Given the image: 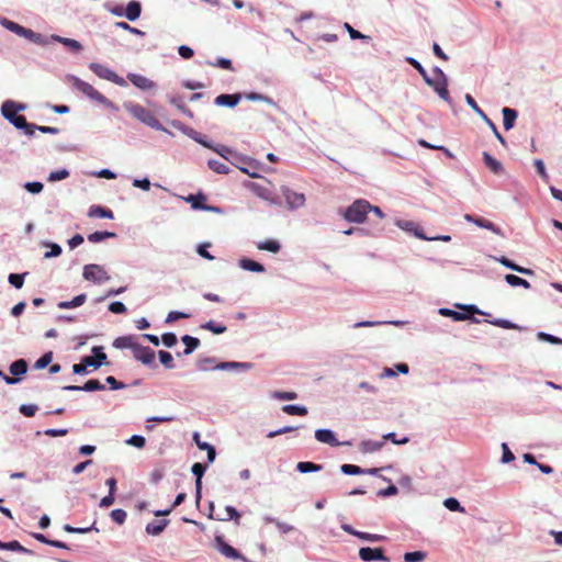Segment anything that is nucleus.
I'll use <instances>...</instances> for the list:
<instances>
[{
  "instance_id": "57",
  "label": "nucleus",
  "mask_w": 562,
  "mask_h": 562,
  "mask_svg": "<svg viewBox=\"0 0 562 562\" xmlns=\"http://www.w3.org/2000/svg\"><path fill=\"white\" fill-rule=\"evenodd\" d=\"M344 26L352 40H369L370 38L368 35H364V34L360 33L359 31L355 30L349 23H345Z\"/></svg>"
},
{
  "instance_id": "14",
  "label": "nucleus",
  "mask_w": 562,
  "mask_h": 562,
  "mask_svg": "<svg viewBox=\"0 0 562 562\" xmlns=\"http://www.w3.org/2000/svg\"><path fill=\"white\" fill-rule=\"evenodd\" d=\"M241 99L240 93L235 94H220L215 98L214 103L218 106H236Z\"/></svg>"
},
{
  "instance_id": "23",
  "label": "nucleus",
  "mask_w": 562,
  "mask_h": 562,
  "mask_svg": "<svg viewBox=\"0 0 562 562\" xmlns=\"http://www.w3.org/2000/svg\"><path fill=\"white\" fill-rule=\"evenodd\" d=\"M90 217L113 218V212L100 205H92L88 211Z\"/></svg>"
},
{
  "instance_id": "55",
  "label": "nucleus",
  "mask_w": 562,
  "mask_h": 562,
  "mask_svg": "<svg viewBox=\"0 0 562 562\" xmlns=\"http://www.w3.org/2000/svg\"><path fill=\"white\" fill-rule=\"evenodd\" d=\"M113 521H115L119 525L124 524L126 520V512L123 509H113L110 514Z\"/></svg>"
},
{
  "instance_id": "63",
  "label": "nucleus",
  "mask_w": 562,
  "mask_h": 562,
  "mask_svg": "<svg viewBox=\"0 0 562 562\" xmlns=\"http://www.w3.org/2000/svg\"><path fill=\"white\" fill-rule=\"evenodd\" d=\"M161 340H162L164 345L168 348L173 347L178 341L177 336L173 333L164 334L161 336Z\"/></svg>"
},
{
  "instance_id": "43",
  "label": "nucleus",
  "mask_w": 562,
  "mask_h": 562,
  "mask_svg": "<svg viewBox=\"0 0 562 562\" xmlns=\"http://www.w3.org/2000/svg\"><path fill=\"white\" fill-rule=\"evenodd\" d=\"M206 470V467L200 462H196L192 465L191 471L195 475V485H200L202 483L203 474Z\"/></svg>"
},
{
  "instance_id": "47",
  "label": "nucleus",
  "mask_w": 562,
  "mask_h": 562,
  "mask_svg": "<svg viewBox=\"0 0 562 562\" xmlns=\"http://www.w3.org/2000/svg\"><path fill=\"white\" fill-rule=\"evenodd\" d=\"M170 103L173 104L179 111H181L182 113L189 115L190 117H192V113L191 111L186 106V104L183 103L182 99L180 97H172L170 98Z\"/></svg>"
},
{
  "instance_id": "46",
  "label": "nucleus",
  "mask_w": 562,
  "mask_h": 562,
  "mask_svg": "<svg viewBox=\"0 0 562 562\" xmlns=\"http://www.w3.org/2000/svg\"><path fill=\"white\" fill-rule=\"evenodd\" d=\"M426 558V553L422 551L406 552L404 554L405 562H420Z\"/></svg>"
},
{
  "instance_id": "32",
  "label": "nucleus",
  "mask_w": 562,
  "mask_h": 562,
  "mask_svg": "<svg viewBox=\"0 0 562 562\" xmlns=\"http://www.w3.org/2000/svg\"><path fill=\"white\" fill-rule=\"evenodd\" d=\"M281 248V245L278 240L268 239L258 244V249L270 251L277 254Z\"/></svg>"
},
{
  "instance_id": "40",
  "label": "nucleus",
  "mask_w": 562,
  "mask_h": 562,
  "mask_svg": "<svg viewBox=\"0 0 562 562\" xmlns=\"http://www.w3.org/2000/svg\"><path fill=\"white\" fill-rule=\"evenodd\" d=\"M397 226L401 227L402 229H405V231H408V232H414L415 235L418 238H420V239H427L426 236H424L422 233H419L417 231V225L414 222H411V221H398L397 222Z\"/></svg>"
},
{
  "instance_id": "48",
  "label": "nucleus",
  "mask_w": 562,
  "mask_h": 562,
  "mask_svg": "<svg viewBox=\"0 0 562 562\" xmlns=\"http://www.w3.org/2000/svg\"><path fill=\"white\" fill-rule=\"evenodd\" d=\"M158 356H159V359H160V362L167 368V369H171L173 368V358H172V355L168 351H165V350H160L158 352Z\"/></svg>"
},
{
  "instance_id": "19",
  "label": "nucleus",
  "mask_w": 562,
  "mask_h": 562,
  "mask_svg": "<svg viewBox=\"0 0 562 562\" xmlns=\"http://www.w3.org/2000/svg\"><path fill=\"white\" fill-rule=\"evenodd\" d=\"M340 470L342 473L348 474V475H358V474H364V473L375 474L379 471V469L364 470L355 464H342Z\"/></svg>"
},
{
  "instance_id": "31",
  "label": "nucleus",
  "mask_w": 562,
  "mask_h": 562,
  "mask_svg": "<svg viewBox=\"0 0 562 562\" xmlns=\"http://www.w3.org/2000/svg\"><path fill=\"white\" fill-rule=\"evenodd\" d=\"M217 540L220 541V551L225 557L231 558V559H239L240 558L239 552L235 548H233L228 543L222 541L221 538H217Z\"/></svg>"
},
{
  "instance_id": "10",
  "label": "nucleus",
  "mask_w": 562,
  "mask_h": 562,
  "mask_svg": "<svg viewBox=\"0 0 562 562\" xmlns=\"http://www.w3.org/2000/svg\"><path fill=\"white\" fill-rule=\"evenodd\" d=\"M359 557L363 561H387V558L384 555V552L381 548H369L364 547L359 550Z\"/></svg>"
},
{
  "instance_id": "59",
  "label": "nucleus",
  "mask_w": 562,
  "mask_h": 562,
  "mask_svg": "<svg viewBox=\"0 0 562 562\" xmlns=\"http://www.w3.org/2000/svg\"><path fill=\"white\" fill-rule=\"evenodd\" d=\"M191 315L184 312L171 311L168 313L166 323H172L180 318H189Z\"/></svg>"
},
{
  "instance_id": "29",
  "label": "nucleus",
  "mask_w": 562,
  "mask_h": 562,
  "mask_svg": "<svg viewBox=\"0 0 562 562\" xmlns=\"http://www.w3.org/2000/svg\"><path fill=\"white\" fill-rule=\"evenodd\" d=\"M182 342L186 345V349L183 351L184 355H190L200 346V340L195 337L184 335L181 338Z\"/></svg>"
},
{
  "instance_id": "12",
  "label": "nucleus",
  "mask_w": 562,
  "mask_h": 562,
  "mask_svg": "<svg viewBox=\"0 0 562 562\" xmlns=\"http://www.w3.org/2000/svg\"><path fill=\"white\" fill-rule=\"evenodd\" d=\"M127 79L140 90H151L155 88V82L145 76L138 74H128Z\"/></svg>"
},
{
  "instance_id": "36",
  "label": "nucleus",
  "mask_w": 562,
  "mask_h": 562,
  "mask_svg": "<svg viewBox=\"0 0 562 562\" xmlns=\"http://www.w3.org/2000/svg\"><path fill=\"white\" fill-rule=\"evenodd\" d=\"M282 411L289 415L305 416L307 415V408L305 406L288 404L282 406Z\"/></svg>"
},
{
  "instance_id": "64",
  "label": "nucleus",
  "mask_w": 562,
  "mask_h": 562,
  "mask_svg": "<svg viewBox=\"0 0 562 562\" xmlns=\"http://www.w3.org/2000/svg\"><path fill=\"white\" fill-rule=\"evenodd\" d=\"M37 412V406L33 404H23L20 406V413L26 417H32Z\"/></svg>"
},
{
  "instance_id": "8",
  "label": "nucleus",
  "mask_w": 562,
  "mask_h": 562,
  "mask_svg": "<svg viewBox=\"0 0 562 562\" xmlns=\"http://www.w3.org/2000/svg\"><path fill=\"white\" fill-rule=\"evenodd\" d=\"M133 356L136 360L140 361L146 366H150L155 361V351L149 347H144L139 344L135 347Z\"/></svg>"
},
{
  "instance_id": "4",
  "label": "nucleus",
  "mask_w": 562,
  "mask_h": 562,
  "mask_svg": "<svg viewBox=\"0 0 562 562\" xmlns=\"http://www.w3.org/2000/svg\"><path fill=\"white\" fill-rule=\"evenodd\" d=\"M126 109L135 119L142 123L155 130H162V126L156 116L143 105L135 103L127 105Z\"/></svg>"
},
{
  "instance_id": "24",
  "label": "nucleus",
  "mask_w": 562,
  "mask_h": 562,
  "mask_svg": "<svg viewBox=\"0 0 562 562\" xmlns=\"http://www.w3.org/2000/svg\"><path fill=\"white\" fill-rule=\"evenodd\" d=\"M10 373L14 375L13 378H19L20 375H23L27 371V362L24 359L15 360L11 363Z\"/></svg>"
},
{
  "instance_id": "18",
  "label": "nucleus",
  "mask_w": 562,
  "mask_h": 562,
  "mask_svg": "<svg viewBox=\"0 0 562 562\" xmlns=\"http://www.w3.org/2000/svg\"><path fill=\"white\" fill-rule=\"evenodd\" d=\"M142 13V5L138 1H131L126 5V9L124 11V15L130 21H135L140 16Z\"/></svg>"
},
{
  "instance_id": "51",
  "label": "nucleus",
  "mask_w": 562,
  "mask_h": 562,
  "mask_svg": "<svg viewBox=\"0 0 562 562\" xmlns=\"http://www.w3.org/2000/svg\"><path fill=\"white\" fill-rule=\"evenodd\" d=\"M53 360V352L48 351L44 353L34 364L36 369H44L46 368Z\"/></svg>"
},
{
  "instance_id": "22",
  "label": "nucleus",
  "mask_w": 562,
  "mask_h": 562,
  "mask_svg": "<svg viewBox=\"0 0 562 562\" xmlns=\"http://www.w3.org/2000/svg\"><path fill=\"white\" fill-rule=\"evenodd\" d=\"M86 300H87V295L82 293V294L75 296L71 301L59 302L57 304V306H58V308H61V310L75 308V307H79L82 304H85Z\"/></svg>"
},
{
  "instance_id": "52",
  "label": "nucleus",
  "mask_w": 562,
  "mask_h": 562,
  "mask_svg": "<svg viewBox=\"0 0 562 562\" xmlns=\"http://www.w3.org/2000/svg\"><path fill=\"white\" fill-rule=\"evenodd\" d=\"M443 505L451 512H464V508L460 505L457 498L450 497L443 502Z\"/></svg>"
},
{
  "instance_id": "30",
  "label": "nucleus",
  "mask_w": 562,
  "mask_h": 562,
  "mask_svg": "<svg viewBox=\"0 0 562 562\" xmlns=\"http://www.w3.org/2000/svg\"><path fill=\"white\" fill-rule=\"evenodd\" d=\"M168 520L153 521L146 526V531L149 535L158 536L164 531L168 525Z\"/></svg>"
},
{
  "instance_id": "25",
  "label": "nucleus",
  "mask_w": 562,
  "mask_h": 562,
  "mask_svg": "<svg viewBox=\"0 0 562 562\" xmlns=\"http://www.w3.org/2000/svg\"><path fill=\"white\" fill-rule=\"evenodd\" d=\"M483 159L487 168L495 175H499L503 171L502 164L496 160L494 157H492L488 153H483Z\"/></svg>"
},
{
  "instance_id": "9",
  "label": "nucleus",
  "mask_w": 562,
  "mask_h": 562,
  "mask_svg": "<svg viewBox=\"0 0 562 562\" xmlns=\"http://www.w3.org/2000/svg\"><path fill=\"white\" fill-rule=\"evenodd\" d=\"M435 72L439 77L440 81L434 80V86H431L435 91L439 94L441 99L447 102H450L449 91L447 89V78L445 72L440 68H435Z\"/></svg>"
},
{
  "instance_id": "2",
  "label": "nucleus",
  "mask_w": 562,
  "mask_h": 562,
  "mask_svg": "<svg viewBox=\"0 0 562 562\" xmlns=\"http://www.w3.org/2000/svg\"><path fill=\"white\" fill-rule=\"evenodd\" d=\"M370 211L371 204L364 199H358L346 209L344 217L350 223L361 224L366 221Z\"/></svg>"
},
{
  "instance_id": "26",
  "label": "nucleus",
  "mask_w": 562,
  "mask_h": 562,
  "mask_svg": "<svg viewBox=\"0 0 562 562\" xmlns=\"http://www.w3.org/2000/svg\"><path fill=\"white\" fill-rule=\"evenodd\" d=\"M205 200H206V198L202 193L190 194L187 198V201L191 203V206L194 210H209L210 207L204 204Z\"/></svg>"
},
{
  "instance_id": "39",
  "label": "nucleus",
  "mask_w": 562,
  "mask_h": 562,
  "mask_svg": "<svg viewBox=\"0 0 562 562\" xmlns=\"http://www.w3.org/2000/svg\"><path fill=\"white\" fill-rule=\"evenodd\" d=\"M4 550L26 553V554H34V552L25 547H23L19 541L12 540L10 542H5Z\"/></svg>"
},
{
  "instance_id": "37",
  "label": "nucleus",
  "mask_w": 562,
  "mask_h": 562,
  "mask_svg": "<svg viewBox=\"0 0 562 562\" xmlns=\"http://www.w3.org/2000/svg\"><path fill=\"white\" fill-rule=\"evenodd\" d=\"M407 61L423 76L428 86H434V80L428 76L425 68L414 58H407Z\"/></svg>"
},
{
  "instance_id": "13",
  "label": "nucleus",
  "mask_w": 562,
  "mask_h": 562,
  "mask_svg": "<svg viewBox=\"0 0 562 562\" xmlns=\"http://www.w3.org/2000/svg\"><path fill=\"white\" fill-rule=\"evenodd\" d=\"M64 390L92 392V391L104 390V385L99 380L92 379V380L87 381L82 386L67 385V386H64Z\"/></svg>"
},
{
  "instance_id": "45",
  "label": "nucleus",
  "mask_w": 562,
  "mask_h": 562,
  "mask_svg": "<svg viewBox=\"0 0 562 562\" xmlns=\"http://www.w3.org/2000/svg\"><path fill=\"white\" fill-rule=\"evenodd\" d=\"M250 367H251V364L247 363V362H221V363L215 366V369H218V370H225V369H228V368L249 369Z\"/></svg>"
},
{
  "instance_id": "42",
  "label": "nucleus",
  "mask_w": 562,
  "mask_h": 562,
  "mask_svg": "<svg viewBox=\"0 0 562 562\" xmlns=\"http://www.w3.org/2000/svg\"><path fill=\"white\" fill-rule=\"evenodd\" d=\"M207 165L210 169L220 175H226L229 171L228 167L225 164L215 159H210Z\"/></svg>"
},
{
  "instance_id": "33",
  "label": "nucleus",
  "mask_w": 562,
  "mask_h": 562,
  "mask_svg": "<svg viewBox=\"0 0 562 562\" xmlns=\"http://www.w3.org/2000/svg\"><path fill=\"white\" fill-rule=\"evenodd\" d=\"M114 237H116V234L113 232H108V231L94 232V233L88 235V240L90 243L95 244V243H100L106 238H114Z\"/></svg>"
},
{
  "instance_id": "49",
  "label": "nucleus",
  "mask_w": 562,
  "mask_h": 562,
  "mask_svg": "<svg viewBox=\"0 0 562 562\" xmlns=\"http://www.w3.org/2000/svg\"><path fill=\"white\" fill-rule=\"evenodd\" d=\"M26 273L18 274V273H11L9 274V282L11 285H13L15 289H21L24 284V277Z\"/></svg>"
},
{
  "instance_id": "15",
  "label": "nucleus",
  "mask_w": 562,
  "mask_h": 562,
  "mask_svg": "<svg viewBox=\"0 0 562 562\" xmlns=\"http://www.w3.org/2000/svg\"><path fill=\"white\" fill-rule=\"evenodd\" d=\"M315 438L323 443H327L333 447H337L340 442L337 440L335 434L329 429H317L315 431Z\"/></svg>"
},
{
  "instance_id": "44",
  "label": "nucleus",
  "mask_w": 562,
  "mask_h": 562,
  "mask_svg": "<svg viewBox=\"0 0 562 562\" xmlns=\"http://www.w3.org/2000/svg\"><path fill=\"white\" fill-rule=\"evenodd\" d=\"M439 313L443 316H449L451 317L453 321H464L467 319L469 316L467 314H463V313H460V312H457V311H452V310H449V308H441L439 311Z\"/></svg>"
},
{
  "instance_id": "7",
  "label": "nucleus",
  "mask_w": 562,
  "mask_h": 562,
  "mask_svg": "<svg viewBox=\"0 0 562 562\" xmlns=\"http://www.w3.org/2000/svg\"><path fill=\"white\" fill-rule=\"evenodd\" d=\"M203 146L207 147V148H211L212 150H214L215 153H217L221 157L225 158L226 160H231L229 157H232V159L236 162H243V164H247L249 166H252V160H249L247 159L246 157L244 156H240V155H237L236 153H234L231 148H228L227 146L225 145H216V146H212L210 145L209 143L206 142H202V140H199Z\"/></svg>"
},
{
  "instance_id": "50",
  "label": "nucleus",
  "mask_w": 562,
  "mask_h": 562,
  "mask_svg": "<svg viewBox=\"0 0 562 562\" xmlns=\"http://www.w3.org/2000/svg\"><path fill=\"white\" fill-rule=\"evenodd\" d=\"M206 64L212 67H218V68H223L226 70H233L232 61L227 58H218V59H216V61H207Z\"/></svg>"
},
{
  "instance_id": "3",
  "label": "nucleus",
  "mask_w": 562,
  "mask_h": 562,
  "mask_svg": "<svg viewBox=\"0 0 562 562\" xmlns=\"http://www.w3.org/2000/svg\"><path fill=\"white\" fill-rule=\"evenodd\" d=\"M72 85L78 91H80L91 100L100 104H103L106 108H113L112 101H110L102 93H100L92 85L76 77L72 79Z\"/></svg>"
},
{
  "instance_id": "17",
  "label": "nucleus",
  "mask_w": 562,
  "mask_h": 562,
  "mask_svg": "<svg viewBox=\"0 0 562 562\" xmlns=\"http://www.w3.org/2000/svg\"><path fill=\"white\" fill-rule=\"evenodd\" d=\"M50 40L61 43L64 46L68 47L71 52L75 53H78L82 49L81 43L72 38L61 37L59 35H52Z\"/></svg>"
},
{
  "instance_id": "6",
  "label": "nucleus",
  "mask_w": 562,
  "mask_h": 562,
  "mask_svg": "<svg viewBox=\"0 0 562 562\" xmlns=\"http://www.w3.org/2000/svg\"><path fill=\"white\" fill-rule=\"evenodd\" d=\"M82 276L86 280L92 281L95 283H103L110 280V274L106 270L99 265H86L83 267Z\"/></svg>"
},
{
  "instance_id": "21",
  "label": "nucleus",
  "mask_w": 562,
  "mask_h": 562,
  "mask_svg": "<svg viewBox=\"0 0 562 562\" xmlns=\"http://www.w3.org/2000/svg\"><path fill=\"white\" fill-rule=\"evenodd\" d=\"M496 260L499 263H502L503 266H505L506 268L512 269L514 271H517L519 273H522V274H526V276L533 274L532 270H530L528 268L520 267V266L516 265L515 262H513L512 260H509L508 258H506L504 256L501 257V258H496Z\"/></svg>"
},
{
  "instance_id": "53",
  "label": "nucleus",
  "mask_w": 562,
  "mask_h": 562,
  "mask_svg": "<svg viewBox=\"0 0 562 562\" xmlns=\"http://www.w3.org/2000/svg\"><path fill=\"white\" fill-rule=\"evenodd\" d=\"M272 397L282 401H293L297 397V394L295 392L276 391L272 393Z\"/></svg>"
},
{
  "instance_id": "16",
  "label": "nucleus",
  "mask_w": 562,
  "mask_h": 562,
  "mask_svg": "<svg viewBox=\"0 0 562 562\" xmlns=\"http://www.w3.org/2000/svg\"><path fill=\"white\" fill-rule=\"evenodd\" d=\"M137 346L135 336H121L114 339L113 347L116 349H132L134 351Z\"/></svg>"
},
{
  "instance_id": "54",
  "label": "nucleus",
  "mask_w": 562,
  "mask_h": 562,
  "mask_svg": "<svg viewBox=\"0 0 562 562\" xmlns=\"http://www.w3.org/2000/svg\"><path fill=\"white\" fill-rule=\"evenodd\" d=\"M465 101L483 120H487V115L477 105L476 101L473 99L471 94L465 95Z\"/></svg>"
},
{
  "instance_id": "56",
  "label": "nucleus",
  "mask_w": 562,
  "mask_h": 562,
  "mask_svg": "<svg viewBox=\"0 0 562 562\" xmlns=\"http://www.w3.org/2000/svg\"><path fill=\"white\" fill-rule=\"evenodd\" d=\"M537 337L540 340L548 341V342L553 344V345H561L562 344V339H560L559 337L552 336V335L543 333V331H539L537 334Z\"/></svg>"
},
{
  "instance_id": "28",
  "label": "nucleus",
  "mask_w": 562,
  "mask_h": 562,
  "mask_svg": "<svg viewBox=\"0 0 562 562\" xmlns=\"http://www.w3.org/2000/svg\"><path fill=\"white\" fill-rule=\"evenodd\" d=\"M239 266L245 269V270H249V271H252V272H263L265 271V268L261 263L257 262V261H254L251 259H248V258H243L240 261H239Z\"/></svg>"
},
{
  "instance_id": "20",
  "label": "nucleus",
  "mask_w": 562,
  "mask_h": 562,
  "mask_svg": "<svg viewBox=\"0 0 562 562\" xmlns=\"http://www.w3.org/2000/svg\"><path fill=\"white\" fill-rule=\"evenodd\" d=\"M503 124L506 131L510 130L515 125L517 119V111L510 108H504L503 111Z\"/></svg>"
},
{
  "instance_id": "41",
  "label": "nucleus",
  "mask_w": 562,
  "mask_h": 562,
  "mask_svg": "<svg viewBox=\"0 0 562 562\" xmlns=\"http://www.w3.org/2000/svg\"><path fill=\"white\" fill-rule=\"evenodd\" d=\"M0 24H1L4 29H7V30H9V31H11V32H13V33H15V34H16V35H19V36L21 35L22 30H23V27H24V26H22V25H20V24H18V23H15V22H13V21H10V20L5 19V18H3V19H1V20H0Z\"/></svg>"
},
{
  "instance_id": "5",
  "label": "nucleus",
  "mask_w": 562,
  "mask_h": 562,
  "mask_svg": "<svg viewBox=\"0 0 562 562\" xmlns=\"http://www.w3.org/2000/svg\"><path fill=\"white\" fill-rule=\"evenodd\" d=\"M89 68L99 78L109 80L120 87H125L126 81L124 78L117 76L113 70L98 63H91Z\"/></svg>"
},
{
  "instance_id": "34",
  "label": "nucleus",
  "mask_w": 562,
  "mask_h": 562,
  "mask_svg": "<svg viewBox=\"0 0 562 562\" xmlns=\"http://www.w3.org/2000/svg\"><path fill=\"white\" fill-rule=\"evenodd\" d=\"M505 280L512 286H522L525 289H529L531 286L527 280L515 274H506Z\"/></svg>"
},
{
  "instance_id": "1",
  "label": "nucleus",
  "mask_w": 562,
  "mask_h": 562,
  "mask_svg": "<svg viewBox=\"0 0 562 562\" xmlns=\"http://www.w3.org/2000/svg\"><path fill=\"white\" fill-rule=\"evenodd\" d=\"M24 105L16 104L15 102L8 100L2 103L1 113L2 115L12 123L16 128L24 130V133L29 136L34 135L35 124L27 123L23 115H19L18 112L23 110Z\"/></svg>"
},
{
  "instance_id": "58",
  "label": "nucleus",
  "mask_w": 562,
  "mask_h": 562,
  "mask_svg": "<svg viewBox=\"0 0 562 562\" xmlns=\"http://www.w3.org/2000/svg\"><path fill=\"white\" fill-rule=\"evenodd\" d=\"M116 27L119 29H122V30H125V31H128L130 33L132 34H135V35H138V36H144L145 33L136 27H133L131 26L128 23L126 22H116L114 24Z\"/></svg>"
},
{
  "instance_id": "11",
  "label": "nucleus",
  "mask_w": 562,
  "mask_h": 562,
  "mask_svg": "<svg viewBox=\"0 0 562 562\" xmlns=\"http://www.w3.org/2000/svg\"><path fill=\"white\" fill-rule=\"evenodd\" d=\"M282 195L290 207H300L304 205L305 196L302 193L294 192L289 188H282Z\"/></svg>"
},
{
  "instance_id": "27",
  "label": "nucleus",
  "mask_w": 562,
  "mask_h": 562,
  "mask_svg": "<svg viewBox=\"0 0 562 562\" xmlns=\"http://www.w3.org/2000/svg\"><path fill=\"white\" fill-rule=\"evenodd\" d=\"M383 446V441L363 440L360 443V450L364 453H372L382 449Z\"/></svg>"
},
{
  "instance_id": "62",
  "label": "nucleus",
  "mask_w": 562,
  "mask_h": 562,
  "mask_svg": "<svg viewBox=\"0 0 562 562\" xmlns=\"http://www.w3.org/2000/svg\"><path fill=\"white\" fill-rule=\"evenodd\" d=\"M24 188L26 191H29L30 193H40L42 192L44 186L42 182H38V181H34V182H26L24 184Z\"/></svg>"
},
{
  "instance_id": "38",
  "label": "nucleus",
  "mask_w": 562,
  "mask_h": 562,
  "mask_svg": "<svg viewBox=\"0 0 562 562\" xmlns=\"http://www.w3.org/2000/svg\"><path fill=\"white\" fill-rule=\"evenodd\" d=\"M201 328L206 329L216 335L224 334L227 330V327L225 325L216 324L213 321L204 323L203 325H201Z\"/></svg>"
},
{
  "instance_id": "61",
  "label": "nucleus",
  "mask_w": 562,
  "mask_h": 562,
  "mask_svg": "<svg viewBox=\"0 0 562 562\" xmlns=\"http://www.w3.org/2000/svg\"><path fill=\"white\" fill-rule=\"evenodd\" d=\"M126 443L142 449L145 447L146 440L143 436L134 435L126 441Z\"/></svg>"
},
{
  "instance_id": "35",
  "label": "nucleus",
  "mask_w": 562,
  "mask_h": 562,
  "mask_svg": "<svg viewBox=\"0 0 562 562\" xmlns=\"http://www.w3.org/2000/svg\"><path fill=\"white\" fill-rule=\"evenodd\" d=\"M322 468L323 467L321 464H316V463L308 462V461H301L296 464V469L301 473L317 472V471H321Z\"/></svg>"
},
{
  "instance_id": "60",
  "label": "nucleus",
  "mask_w": 562,
  "mask_h": 562,
  "mask_svg": "<svg viewBox=\"0 0 562 562\" xmlns=\"http://www.w3.org/2000/svg\"><path fill=\"white\" fill-rule=\"evenodd\" d=\"M68 176H69V172H68V170H66V169H61V170H57V171H53V172H50V173H49V176H48V181L54 182V181L64 180V179H66Z\"/></svg>"
}]
</instances>
